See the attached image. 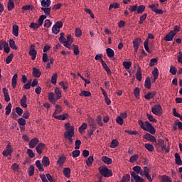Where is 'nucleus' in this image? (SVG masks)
Wrapping results in <instances>:
<instances>
[{
  "instance_id": "obj_39",
  "label": "nucleus",
  "mask_w": 182,
  "mask_h": 182,
  "mask_svg": "<svg viewBox=\"0 0 182 182\" xmlns=\"http://www.w3.org/2000/svg\"><path fill=\"white\" fill-rule=\"evenodd\" d=\"M80 96H85V97H90V96H92V93L90 92V91L82 90L80 93Z\"/></svg>"
},
{
  "instance_id": "obj_28",
  "label": "nucleus",
  "mask_w": 182,
  "mask_h": 182,
  "mask_svg": "<svg viewBox=\"0 0 182 182\" xmlns=\"http://www.w3.org/2000/svg\"><path fill=\"white\" fill-rule=\"evenodd\" d=\"M107 55L108 58H114V50L113 49L108 48L106 49Z\"/></svg>"
},
{
  "instance_id": "obj_50",
  "label": "nucleus",
  "mask_w": 182,
  "mask_h": 182,
  "mask_svg": "<svg viewBox=\"0 0 182 182\" xmlns=\"http://www.w3.org/2000/svg\"><path fill=\"white\" fill-rule=\"evenodd\" d=\"M144 147L148 151H153L154 150V146L151 144H145Z\"/></svg>"
},
{
  "instance_id": "obj_19",
  "label": "nucleus",
  "mask_w": 182,
  "mask_h": 182,
  "mask_svg": "<svg viewBox=\"0 0 182 182\" xmlns=\"http://www.w3.org/2000/svg\"><path fill=\"white\" fill-rule=\"evenodd\" d=\"M160 178L161 182H173L171 178L167 175L160 176Z\"/></svg>"
},
{
  "instance_id": "obj_6",
  "label": "nucleus",
  "mask_w": 182,
  "mask_h": 182,
  "mask_svg": "<svg viewBox=\"0 0 182 182\" xmlns=\"http://www.w3.org/2000/svg\"><path fill=\"white\" fill-rule=\"evenodd\" d=\"M12 153H14V149H12L11 143H9L6 149L3 151L2 154L4 157H8V156H12Z\"/></svg>"
},
{
  "instance_id": "obj_33",
  "label": "nucleus",
  "mask_w": 182,
  "mask_h": 182,
  "mask_svg": "<svg viewBox=\"0 0 182 182\" xmlns=\"http://www.w3.org/2000/svg\"><path fill=\"white\" fill-rule=\"evenodd\" d=\"M154 96H156V92H148L146 95H145L144 97L147 100H150V99H153Z\"/></svg>"
},
{
  "instance_id": "obj_11",
  "label": "nucleus",
  "mask_w": 182,
  "mask_h": 182,
  "mask_svg": "<svg viewBox=\"0 0 182 182\" xmlns=\"http://www.w3.org/2000/svg\"><path fill=\"white\" fill-rule=\"evenodd\" d=\"M44 149H46V145H45L43 143L38 144L36 147V150L38 154H42Z\"/></svg>"
},
{
  "instance_id": "obj_54",
  "label": "nucleus",
  "mask_w": 182,
  "mask_h": 182,
  "mask_svg": "<svg viewBox=\"0 0 182 182\" xmlns=\"http://www.w3.org/2000/svg\"><path fill=\"white\" fill-rule=\"evenodd\" d=\"M31 83H32V80H28L27 83L23 86V89H26V90H29L31 86Z\"/></svg>"
},
{
  "instance_id": "obj_42",
  "label": "nucleus",
  "mask_w": 182,
  "mask_h": 182,
  "mask_svg": "<svg viewBox=\"0 0 182 182\" xmlns=\"http://www.w3.org/2000/svg\"><path fill=\"white\" fill-rule=\"evenodd\" d=\"M36 166L37 168H38L39 171H44L43 165H42V164H41V161L37 160L36 161Z\"/></svg>"
},
{
  "instance_id": "obj_12",
  "label": "nucleus",
  "mask_w": 182,
  "mask_h": 182,
  "mask_svg": "<svg viewBox=\"0 0 182 182\" xmlns=\"http://www.w3.org/2000/svg\"><path fill=\"white\" fill-rule=\"evenodd\" d=\"M131 176L134 178L135 182H144V179L141 178V177L139 176V175L136 174L134 171L131 172Z\"/></svg>"
},
{
  "instance_id": "obj_64",
  "label": "nucleus",
  "mask_w": 182,
  "mask_h": 182,
  "mask_svg": "<svg viewBox=\"0 0 182 182\" xmlns=\"http://www.w3.org/2000/svg\"><path fill=\"white\" fill-rule=\"evenodd\" d=\"M86 129H87V124L83 123L82 126L79 127L80 133H82V132H83V130H86Z\"/></svg>"
},
{
  "instance_id": "obj_5",
  "label": "nucleus",
  "mask_w": 182,
  "mask_h": 182,
  "mask_svg": "<svg viewBox=\"0 0 182 182\" xmlns=\"http://www.w3.org/2000/svg\"><path fill=\"white\" fill-rule=\"evenodd\" d=\"M63 26V23L61 21H57L55 24L52 28V33L54 35H58L60 32V28Z\"/></svg>"
},
{
  "instance_id": "obj_53",
  "label": "nucleus",
  "mask_w": 182,
  "mask_h": 182,
  "mask_svg": "<svg viewBox=\"0 0 182 182\" xmlns=\"http://www.w3.org/2000/svg\"><path fill=\"white\" fill-rule=\"evenodd\" d=\"M134 95L136 99H139V97H140V88L136 87L134 90Z\"/></svg>"
},
{
  "instance_id": "obj_15",
  "label": "nucleus",
  "mask_w": 182,
  "mask_h": 182,
  "mask_svg": "<svg viewBox=\"0 0 182 182\" xmlns=\"http://www.w3.org/2000/svg\"><path fill=\"white\" fill-rule=\"evenodd\" d=\"M32 75H33V76H34V77H41L42 73L41 72V70L39 69L33 67Z\"/></svg>"
},
{
  "instance_id": "obj_45",
  "label": "nucleus",
  "mask_w": 182,
  "mask_h": 182,
  "mask_svg": "<svg viewBox=\"0 0 182 182\" xmlns=\"http://www.w3.org/2000/svg\"><path fill=\"white\" fill-rule=\"evenodd\" d=\"M158 61H159L158 58L151 59L149 66H150V68H153V66H156V64L157 63Z\"/></svg>"
},
{
  "instance_id": "obj_27",
  "label": "nucleus",
  "mask_w": 182,
  "mask_h": 182,
  "mask_svg": "<svg viewBox=\"0 0 182 182\" xmlns=\"http://www.w3.org/2000/svg\"><path fill=\"white\" fill-rule=\"evenodd\" d=\"M55 95L56 96V100H59L62 97V92L59 89V87H56L55 89Z\"/></svg>"
},
{
  "instance_id": "obj_7",
  "label": "nucleus",
  "mask_w": 182,
  "mask_h": 182,
  "mask_svg": "<svg viewBox=\"0 0 182 182\" xmlns=\"http://www.w3.org/2000/svg\"><path fill=\"white\" fill-rule=\"evenodd\" d=\"M28 55H30V56H31L32 60H35V59H36V55H38V51H36V50H35V44L31 45Z\"/></svg>"
},
{
  "instance_id": "obj_48",
  "label": "nucleus",
  "mask_w": 182,
  "mask_h": 182,
  "mask_svg": "<svg viewBox=\"0 0 182 182\" xmlns=\"http://www.w3.org/2000/svg\"><path fill=\"white\" fill-rule=\"evenodd\" d=\"M35 174V166L33 165H31L28 168V176H32Z\"/></svg>"
},
{
  "instance_id": "obj_21",
  "label": "nucleus",
  "mask_w": 182,
  "mask_h": 182,
  "mask_svg": "<svg viewBox=\"0 0 182 182\" xmlns=\"http://www.w3.org/2000/svg\"><path fill=\"white\" fill-rule=\"evenodd\" d=\"M175 163L178 166L182 165L181 157L180 156V154H178V153L175 154Z\"/></svg>"
},
{
  "instance_id": "obj_43",
  "label": "nucleus",
  "mask_w": 182,
  "mask_h": 182,
  "mask_svg": "<svg viewBox=\"0 0 182 182\" xmlns=\"http://www.w3.org/2000/svg\"><path fill=\"white\" fill-rule=\"evenodd\" d=\"M63 173L65 177L69 178V177H70V168H65Z\"/></svg>"
},
{
  "instance_id": "obj_44",
  "label": "nucleus",
  "mask_w": 182,
  "mask_h": 182,
  "mask_svg": "<svg viewBox=\"0 0 182 182\" xmlns=\"http://www.w3.org/2000/svg\"><path fill=\"white\" fill-rule=\"evenodd\" d=\"M117 146H119V141L117 139H113L110 144L111 149H116Z\"/></svg>"
},
{
  "instance_id": "obj_24",
  "label": "nucleus",
  "mask_w": 182,
  "mask_h": 182,
  "mask_svg": "<svg viewBox=\"0 0 182 182\" xmlns=\"http://www.w3.org/2000/svg\"><path fill=\"white\" fill-rule=\"evenodd\" d=\"M65 161H66V156L63 155L58 158L57 163L58 166H63V164H65Z\"/></svg>"
},
{
  "instance_id": "obj_51",
  "label": "nucleus",
  "mask_w": 182,
  "mask_h": 182,
  "mask_svg": "<svg viewBox=\"0 0 182 182\" xmlns=\"http://www.w3.org/2000/svg\"><path fill=\"white\" fill-rule=\"evenodd\" d=\"M73 52H74V55H77L80 53V51H79V46L73 44Z\"/></svg>"
},
{
  "instance_id": "obj_23",
  "label": "nucleus",
  "mask_w": 182,
  "mask_h": 182,
  "mask_svg": "<svg viewBox=\"0 0 182 182\" xmlns=\"http://www.w3.org/2000/svg\"><path fill=\"white\" fill-rule=\"evenodd\" d=\"M17 83H18V74H15L13 76V78L11 80V85H12L13 89H15V87H16Z\"/></svg>"
},
{
  "instance_id": "obj_22",
  "label": "nucleus",
  "mask_w": 182,
  "mask_h": 182,
  "mask_svg": "<svg viewBox=\"0 0 182 182\" xmlns=\"http://www.w3.org/2000/svg\"><path fill=\"white\" fill-rule=\"evenodd\" d=\"M136 77L139 82H141V68L140 66L137 67Z\"/></svg>"
},
{
  "instance_id": "obj_2",
  "label": "nucleus",
  "mask_w": 182,
  "mask_h": 182,
  "mask_svg": "<svg viewBox=\"0 0 182 182\" xmlns=\"http://www.w3.org/2000/svg\"><path fill=\"white\" fill-rule=\"evenodd\" d=\"M100 176L102 177H112L113 172L109 169L107 166L100 167L98 168Z\"/></svg>"
},
{
  "instance_id": "obj_3",
  "label": "nucleus",
  "mask_w": 182,
  "mask_h": 182,
  "mask_svg": "<svg viewBox=\"0 0 182 182\" xmlns=\"http://www.w3.org/2000/svg\"><path fill=\"white\" fill-rule=\"evenodd\" d=\"M67 132H64V136H75V128L70 126V123L65 124Z\"/></svg>"
},
{
  "instance_id": "obj_10",
  "label": "nucleus",
  "mask_w": 182,
  "mask_h": 182,
  "mask_svg": "<svg viewBox=\"0 0 182 182\" xmlns=\"http://www.w3.org/2000/svg\"><path fill=\"white\" fill-rule=\"evenodd\" d=\"M174 36H176V33L173 31H171L164 38V41H166L167 42H171V41H173L174 38Z\"/></svg>"
},
{
  "instance_id": "obj_31",
  "label": "nucleus",
  "mask_w": 182,
  "mask_h": 182,
  "mask_svg": "<svg viewBox=\"0 0 182 182\" xmlns=\"http://www.w3.org/2000/svg\"><path fill=\"white\" fill-rule=\"evenodd\" d=\"M8 11H12L14 8H15V4L14 3V0H9L7 4Z\"/></svg>"
},
{
  "instance_id": "obj_49",
  "label": "nucleus",
  "mask_w": 182,
  "mask_h": 182,
  "mask_svg": "<svg viewBox=\"0 0 182 182\" xmlns=\"http://www.w3.org/2000/svg\"><path fill=\"white\" fill-rule=\"evenodd\" d=\"M12 59H14V54L10 53L6 58V63H7V65H9V63L12 62Z\"/></svg>"
},
{
  "instance_id": "obj_16",
  "label": "nucleus",
  "mask_w": 182,
  "mask_h": 182,
  "mask_svg": "<svg viewBox=\"0 0 182 182\" xmlns=\"http://www.w3.org/2000/svg\"><path fill=\"white\" fill-rule=\"evenodd\" d=\"M26 95H23L22 98L20 100V105L22 106V107H24V109H26L28 107V104H26Z\"/></svg>"
},
{
  "instance_id": "obj_32",
  "label": "nucleus",
  "mask_w": 182,
  "mask_h": 182,
  "mask_svg": "<svg viewBox=\"0 0 182 182\" xmlns=\"http://www.w3.org/2000/svg\"><path fill=\"white\" fill-rule=\"evenodd\" d=\"M101 160L104 163H105V164H112V159H110V158H109L107 156H102Z\"/></svg>"
},
{
  "instance_id": "obj_56",
  "label": "nucleus",
  "mask_w": 182,
  "mask_h": 182,
  "mask_svg": "<svg viewBox=\"0 0 182 182\" xmlns=\"http://www.w3.org/2000/svg\"><path fill=\"white\" fill-rule=\"evenodd\" d=\"M138 159H139V155L135 154L130 157L129 161H130V163H134V161H137Z\"/></svg>"
},
{
  "instance_id": "obj_37",
  "label": "nucleus",
  "mask_w": 182,
  "mask_h": 182,
  "mask_svg": "<svg viewBox=\"0 0 182 182\" xmlns=\"http://www.w3.org/2000/svg\"><path fill=\"white\" fill-rule=\"evenodd\" d=\"M11 110H12V104H11V102H9L8 104V105L6 107V112L5 114L6 116H9V114H11Z\"/></svg>"
},
{
  "instance_id": "obj_30",
  "label": "nucleus",
  "mask_w": 182,
  "mask_h": 182,
  "mask_svg": "<svg viewBox=\"0 0 182 182\" xmlns=\"http://www.w3.org/2000/svg\"><path fill=\"white\" fill-rule=\"evenodd\" d=\"M144 11H146V6L140 5L139 6H137L136 14H143V12H144Z\"/></svg>"
},
{
  "instance_id": "obj_61",
  "label": "nucleus",
  "mask_w": 182,
  "mask_h": 182,
  "mask_svg": "<svg viewBox=\"0 0 182 182\" xmlns=\"http://www.w3.org/2000/svg\"><path fill=\"white\" fill-rule=\"evenodd\" d=\"M18 124L20 126H25V124H26V120H25V119H23V118H19L18 119Z\"/></svg>"
},
{
  "instance_id": "obj_8",
  "label": "nucleus",
  "mask_w": 182,
  "mask_h": 182,
  "mask_svg": "<svg viewBox=\"0 0 182 182\" xmlns=\"http://www.w3.org/2000/svg\"><path fill=\"white\" fill-rule=\"evenodd\" d=\"M140 43H141V38H137L134 39L133 48L134 49L135 53H137V50H139V47L140 46Z\"/></svg>"
},
{
  "instance_id": "obj_62",
  "label": "nucleus",
  "mask_w": 182,
  "mask_h": 182,
  "mask_svg": "<svg viewBox=\"0 0 182 182\" xmlns=\"http://www.w3.org/2000/svg\"><path fill=\"white\" fill-rule=\"evenodd\" d=\"M33 9V6L26 5L22 7L23 11H32Z\"/></svg>"
},
{
  "instance_id": "obj_18",
  "label": "nucleus",
  "mask_w": 182,
  "mask_h": 182,
  "mask_svg": "<svg viewBox=\"0 0 182 182\" xmlns=\"http://www.w3.org/2000/svg\"><path fill=\"white\" fill-rule=\"evenodd\" d=\"M48 100L50 102V103H53V105H56V98H55V94L53 92L48 93Z\"/></svg>"
},
{
  "instance_id": "obj_59",
  "label": "nucleus",
  "mask_w": 182,
  "mask_h": 182,
  "mask_svg": "<svg viewBox=\"0 0 182 182\" xmlns=\"http://www.w3.org/2000/svg\"><path fill=\"white\" fill-rule=\"evenodd\" d=\"M56 82H58V74L55 73L51 77V83L56 85Z\"/></svg>"
},
{
  "instance_id": "obj_47",
  "label": "nucleus",
  "mask_w": 182,
  "mask_h": 182,
  "mask_svg": "<svg viewBox=\"0 0 182 182\" xmlns=\"http://www.w3.org/2000/svg\"><path fill=\"white\" fill-rule=\"evenodd\" d=\"M123 66L124 69L129 70L130 68H132V62L131 61H124L123 63Z\"/></svg>"
},
{
  "instance_id": "obj_40",
  "label": "nucleus",
  "mask_w": 182,
  "mask_h": 182,
  "mask_svg": "<svg viewBox=\"0 0 182 182\" xmlns=\"http://www.w3.org/2000/svg\"><path fill=\"white\" fill-rule=\"evenodd\" d=\"M59 42L60 43H63V45L65 46V43L66 42V38H65V33H60V36L59 38Z\"/></svg>"
},
{
  "instance_id": "obj_14",
  "label": "nucleus",
  "mask_w": 182,
  "mask_h": 182,
  "mask_svg": "<svg viewBox=\"0 0 182 182\" xmlns=\"http://www.w3.org/2000/svg\"><path fill=\"white\" fill-rule=\"evenodd\" d=\"M145 140H147L148 141H151L152 143H156V137L150 134H146L144 135Z\"/></svg>"
},
{
  "instance_id": "obj_46",
  "label": "nucleus",
  "mask_w": 182,
  "mask_h": 182,
  "mask_svg": "<svg viewBox=\"0 0 182 182\" xmlns=\"http://www.w3.org/2000/svg\"><path fill=\"white\" fill-rule=\"evenodd\" d=\"M112 8H114V9H117L120 8V4L119 3L111 4L109 6V11H111Z\"/></svg>"
},
{
  "instance_id": "obj_38",
  "label": "nucleus",
  "mask_w": 182,
  "mask_h": 182,
  "mask_svg": "<svg viewBox=\"0 0 182 182\" xmlns=\"http://www.w3.org/2000/svg\"><path fill=\"white\" fill-rule=\"evenodd\" d=\"M45 19H46V16L41 15L38 20L37 24H38V26H40V27L42 26V25H43V21H45Z\"/></svg>"
},
{
  "instance_id": "obj_60",
  "label": "nucleus",
  "mask_w": 182,
  "mask_h": 182,
  "mask_svg": "<svg viewBox=\"0 0 182 182\" xmlns=\"http://www.w3.org/2000/svg\"><path fill=\"white\" fill-rule=\"evenodd\" d=\"M29 28H31V29H39V28L41 27L38 23H31L29 26Z\"/></svg>"
},
{
  "instance_id": "obj_35",
  "label": "nucleus",
  "mask_w": 182,
  "mask_h": 182,
  "mask_svg": "<svg viewBox=\"0 0 182 182\" xmlns=\"http://www.w3.org/2000/svg\"><path fill=\"white\" fill-rule=\"evenodd\" d=\"M59 113H62V107L59 105H55V110L53 114V116L59 114Z\"/></svg>"
},
{
  "instance_id": "obj_17",
  "label": "nucleus",
  "mask_w": 182,
  "mask_h": 182,
  "mask_svg": "<svg viewBox=\"0 0 182 182\" xmlns=\"http://www.w3.org/2000/svg\"><path fill=\"white\" fill-rule=\"evenodd\" d=\"M41 163H42L43 166H44V167H48V166H49V164H50V161H49V157L44 156L43 157Z\"/></svg>"
},
{
  "instance_id": "obj_58",
  "label": "nucleus",
  "mask_w": 182,
  "mask_h": 182,
  "mask_svg": "<svg viewBox=\"0 0 182 182\" xmlns=\"http://www.w3.org/2000/svg\"><path fill=\"white\" fill-rule=\"evenodd\" d=\"M146 117H148L149 122H152L153 123H156V122H157V120L151 114L149 113H146Z\"/></svg>"
},
{
  "instance_id": "obj_57",
  "label": "nucleus",
  "mask_w": 182,
  "mask_h": 182,
  "mask_svg": "<svg viewBox=\"0 0 182 182\" xmlns=\"http://www.w3.org/2000/svg\"><path fill=\"white\" fill-rule=\"evenodd\" d=\"M146 18H147V14L144 13L139 18V24L141 25V23H143V22H144V21H146Z\"/></svg>"
},
{
  "instance_id": "obj_55",
  "label": "nucleus",
  "mask_w": 182,
  "mask_h": 182,
  "mask_svg": "<svg viewBox=\"0 0 182 182\" xmlns=\"http://www.w3.org/2000/svg\"><path fill=\"white\" fill-rule=\"evenodd\" d=\"M126 181H130V174L129 173L125 174L119 182H126Z\"/></svg>"
},
{
  "instance_id": "obj_13",
  "label": "nucleus",
  "mask_w": 182,
  "mask_h": 182,
  "mask_svg": "<svg viewBox=\"0 0 182 182\" xmlns=\"http://www.w3.org/2000/svg\"><path fill=\"white\" fill-rule=\"evenodd\" d=\"M38 143H39V139H38V138H34L30 141L28 146L30 149H35Z\"/></svg>"
},
{
  "instance_id": "obj_63",
  "label": "nucleus",
  "mask_w": 182,
  "mask_h": 182,
  "mask_svg": "<svg viewBox=\"0 0 182 182\" xmlns=\"http://www.w3.org/2000/svg\"><path fill=\"white\" fill-rule=\"evenodd\" d=\"M44 26L45 28H50V26H52V22H50V20L49 19L45 20Z\"/></svg>"
},
{
  "instance_id": "obj_34",
  "label": "nucleus",
  "mask_w": 182,
  "mask_h": 182,
  "mask_svg": "<svg viewBox=\"0 0 182 182\" xmlns=\"http://www.w3.org/2000/svg\"><path fill=\"white\" fill-rule=\"evenodd\" d=\"M41 6L43 8H48L50 6V0H41Z\"/></svg>"
},
{
  "instance_id": "obj_25",
  "label": "nucleus",
  "mask_w": 182,
  "mask_h": 182,
  "mask_svg": "<svg viewBox=\"0 0 182 182\" xmlns=\"http://www.w3.org/2000/svg\"><path fill=\"white\" fill-rule=\"evenodd\" d=\"M152 75L154 76V83L156 82V80L159 79V69L156 67L154 68L152 71Z\"/></svg>"
},
{
  "instance_id": "obj_36",
  "label": "nucleus",
  "mask_w": 182,
  "mask_h": 182,
  "mask_svg": "<svg viewBox=\"0 0 182 182\" xmlns=\"http://www.w3.org/2000/svg\"><path fill=\"white\" fill-rule=\"evenodd\" d=\"M9 46L11 48V49H14V50H18V47L15 44V41L14 39H10L9 40Z\"/></svg>"
},
{
  "instance_id": "obj_41",
  "label": "nucleus",
  "mask_w": 182,
  "mask_h": 182,
  "mask_svg": "<svg viewBox=\"0 0 182 182\" xmlns=\"http://www.w3.org/2000/svg\"><path fill=\"white\" fill-rule=\"evenodd\" d=\"M95 159H93V156H90L88 157V159L86 160V164L88 166V167H90L92 164H93V161Z\"/></svg>"
},
{
  "instance_id": "obj_52",
  "label": "nucleus",
  "mask_w": 182,
  "mask_h": 182,
  "mask_svg": "<svg viewBox=\"0 0 182 182\" xmlns=\"http://www.w3.org/2000/svg\"><path fill=\"white\" fill-rule=\"evenodd\" d=\"M41 11H43V12L46 15H50V11H51L50 7H46V8L42 7Z\"/></svg>"
},
{
  "instance_id": "obj_1",
  "label": "nucleus",
  "mask_w": 182,
  "mask_h": 182,
  "mask_svg": "<svg viewBox=\"0 0 182 182\" xmlns=\"http://www.w3.org/2000/svg\"><path fill=\"white\" fill-rule=\"evenodd\" d=\"M138 124L140 126L141 129L145 132H149L151 134H156V129H154V127H153L149 121L143 122V120H139Z\"/></svg>"
},
{
  "instance_id": "obj_4",
  "label": "nucleus",
  "mask_w": 182,
  "mask_h": 182,
  "mask_svg": "<svg viewBox=\"0 0 182 182\" xmlns=\"http://www.w3.org/2000/svg\"><path fill=\"white\" fill-rule=\"evenodd\" d=\"M151 112L156 116H161L163 114V108L161 105H155L151 108Z\"/></svg>"
},
{
  "instance_id": "obj_26",
  "label": "nucleus",
  "mask_w": 182,
  "mask_h": 182,
  "mask_svg": "<svg viewBox=\"0 0 182 182\" xmlns=\"http://www.w3.org/2000/svg\"><path fill=\"white\" fill-rule=\"evenodd\" d=\"M144 86L146 89H151V80L149 78V77L146 78Z\"/></svg>"
},
{
  "instance_id": "obj_29",
  "label": "nucleus",
  "mask_w": 182,
  "mask_h": 182,
  "mask_svg": "<svg viewBox=\"0 0 182 182\" xmlns=\"http://www.w3.org/2000/svg\"><path fill=\"white\" fill-rule=\"evenodd\" d=\"M19 26L18 25H14L13 26V31L12 33L14 35V36H19Z\"/></svg>"
},
{
  "instance_id": "obj_9",
  "label": "nucleus",
  "mask_w": 182,
  "mask_h": 182,
  "mask_svg": "<svg viewBox=\"0 0 182 182\" xmlns=\"http://www.w3.org/2000/svg\"><path fill=\"white\" fill-rule=\"evenodd\" d=\"M72 43H73V38H72V36L70 34H68L67 36V41L65 40L64 46L65 48H68V49H70V45H72Z\"/></svg>"
},
{
  "instance_id": "obj_20",
  "label": "nucleus",
  "mask_w": 182,
  "mask_h": 182,
  "mask_svg": "<svg viewBox=\"0 0 182 182\" xmlns=\"http://www.w3.org/2000/svg\"><path fill=\"white\" fill-rule=\"evenodd\" d=\"M3 93L4 95L5 102H9V100H11V97H9V93H8V90L6 87L3 88Z\"/></svg>"
}]
</instances>
